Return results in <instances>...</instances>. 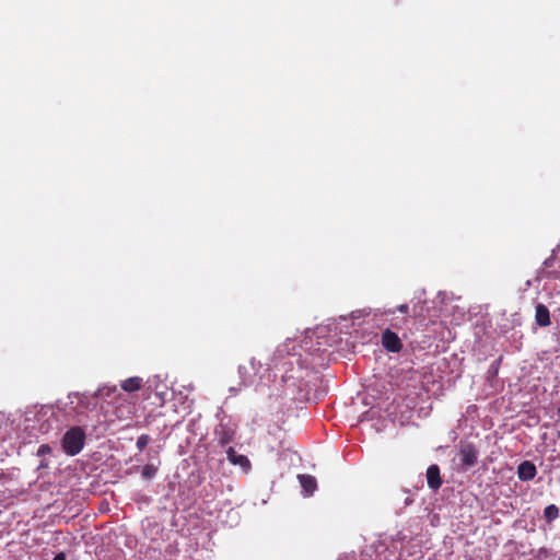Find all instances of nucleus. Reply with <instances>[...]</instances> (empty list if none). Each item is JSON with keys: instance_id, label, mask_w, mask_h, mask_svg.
<instances>
[{"instance_id": "obj_1", "label": "nucleus", "mask_w": 560, "mask_h": 560, "mask_svg": "<svg viewBox=\"0 0 560 560\" xmlns=\"http://www.w3.org/2000/svg\"><path fill=\"white\" fill-rule=\"evenodd\" d=\"M69 402L66 406V415L77 418L95 408L94 396L81 393H72L68 396Z\"/></svg>"}, {"instance_id": "obj_2", "label": "nucleus", "mask_w": 560, "mask_h": 560, "mask_svg": "<svg viewBox=\"0 0 560 560\" xmlns=\"http://www.w3.org/2000/svg\"><path fill=\"white\" fill-rule=\"evenodd\" d=\"M85 432L81 427H72L62 436V450L69 456L78 455L85 444Z\"/></svg>"}, {"instance_id": "obj_3", "label": "nucleus", "mask_w": 560, "mask_h": 560, "mask_svg": "<svg viewBox=\"0 0 560 560\" xmlns=\"http://www.w3.org/2000/svg\"><path fill=\"white\" fill-rule=\"evenodd\" d=\"M457 457L460 462V468L467 470L478 463V450L470 442H460Z\"/></svg>"}, {"instance_id": "obj_4", "label": "nucleus", "mask_w": 560, "mask_h": 560, "mask_svg": "<svg viewBox=\"0 0 560 560\" xmlns=\"http://www.w3.org/2000/svg\"><path fill=\"white\" fill-rule=\"evenodd\" d=\"M382 346L393 353L400 352L402 349V342L398 335L392 331L389 328L385 329L382 334Z\"/></svg>"}, {"instance_id": "obj_5", "label": "nucleus", "mask_w": 560, "mask_h": 560, "mask_svg": "<svg viewBox=\"0 0 560 560\" xmlns=\"http://www.w3.org/2000/svg\"><path fill=\"white\" fill-rule=\"evenodd\" d=\"M214 435L218 444L225 446L233 442L235 436V429L229 424L220 423L214 430Z\"/></svg>"}, {"instance_id": "obj_6", "label": "nucleus", "mask_w": 560, "mask_h": 560, "mask_svg": "<svg viewBox=\"0 0 560 560\" xmlns=\"http://www.w3.org/2000/svg\"><path fill=\"white\" fill-rule=\"evenodd\" d=\"M242 384L245 386L252 385L255 382V376L258 372L255 359H250L248 365H240L238 368Z\"/></svg>"}, {"instance_id": "obj_7", "label": "nucleus", "mask_w": 560, "mask_h": 560, "mask_svg": "<svg viewBox=\"0 0 560 560\" xmlns=\"http://www.w3.org/2000/svg\"><path fill=\"white\" fill-rule=\"evenodd\" d=\"M440 472H441L440 467L436 464L429 466L427 469L428 487L433 491L439 490L442 486V479H441Z\"/></svg>"}, {"instance_id": "obj_8", "label": "nucleus", "mask_w": 560, "mask_h": 560, "mask_svg": "<svg viewBox=\"0 0 560 560\" xmlns=\"http://www.w3.org/2000/svg\"><path fill=\"white\" fill-rule=\"evenodd\" d=\"M536 475V466L530 460H524L517 467V476L522 481L533 480Z\"/></svg>"}, {"instance_id": "obj_9", "label": "nucleus", "mask_w": 560, "mask_h": 560, "mask_svg": "<svg viewBox=\"0 0 560 560\" xmlns=\"http://www.w3.org/2000/svg\"><path fill=\"white\" fill-rule=\"evenodd\" d=\"M226 457L233 465L241 466L244 470H248L250 468V462L247 456L237 454L234 447H229L226 451Z\"/></svg>"}, {"instance_id": "obj_10", "label": "nucleus", "mask_w": 560, "mask_h": 560, "mask_svg": "<svg viewBox=\"0 0 560 560\" xmlns=\"http://www.w3.org/2000/svg\"><path fill=\"white\" fill-rule=\"evenodd\" d=\"M535 311V320L538 326L547 327L551 324L550 313L546 305L537 304Z\"/></svg>"}, {"instance_id": "obj_11", "label": "nucleus", "mask_w": 560, "mask_h": 560, "mask_svg": "<svg viewBox=\"0 0 560 560\" xmlns=\"http://www.w3.org/2000/svg\"><path fill=\"white\" fill-rule=\"evenodd\" d=\"M301 487L307 495H312L317 488V481L312 475L301 474L298 476Z\"/></svg>"}, {"instance_id": "obj_12", "label": "nucleus", "mask_w": 560, "mask_h": 560, "mask_svg": "<svg viewBox=\"0 0 560 560\" xmlns=\"http://www.w3.org/2000/svg\"><path fill=\"white\" fill-rule=\"evenodd\" d=\"M142 378L139 376H132L121 382L120 387L127 393H133L141 388Z\"/></svg>"}, {"instance_id": "obj_13", "label": "nucleus", "mask_w": 560, "mask_h": 560, "mask_svg": "<svg viewBox=\"0 0 560 560\" xmlns=\"http://www.w3.org/2000/svg\"><path fill=\"white\" fill-rule=\"evenodd\" d=\"M559 508L556 504L547 505L544 510V516L547 523H551L559 517Z\"/></svg>"}, {"instance_id": "obj_14", "label": "nucleus", "mask_w": 560, "mask_h": 560, "mask_svg": "<svg viewBox=\"0 0 560 560\" xmlns=\"http://www.w3.org/2000/svg\"><path fill=\"white\" fill-rule=\"evenodd\" d=\"M158 472V467L153 464H147L141 471V475L144 479H152Z\"/></svg>"}, {"instance_id": "obj_15", "label": "nucleus", "mask_w": 560, "mask_h": 560, "mask_svg": "<svg viewBox=\"0 0 560 560\" xmlns=\"http://www.w3.org/2000/svg\"><path fill=\"white\" fill-rule=\"evenodd\" d=\"M150 441L151 438L148 434H141L140 436H138L136 445L139 451H143L148 446Z\"/></svg>"}, {"instance_id": "obj_16", "label": "nucleus", "mask_w": 560, "mask_h": 560, "mask_svg": "<svg viewBox=\"0 0 560 560\" xmlns=\"http://www.w3.org/2000/svg\"><path fill=\"white\" fill-rule=\"evenodd\" d=\"M51 453V447L48 444H42L37 450L38 456H45Z\"/></svg>"}, {"instance_id": "obj_17", "label": "nucleus", "mask_w": 560, "mask_h": 560, "mask_svg": "<svg viewBox=\"0 0 560 560\" xmlns=\"http://www.w3.org/2000/svg\"><path fill=\"white\" fill-rule=\"evenodd\" d=\"M290 342H291V341L285 342V343H283V345L279 346V347L277 348V351H276V352H277V353H279V354H282V353H284V352H285L287 354H289V345H290Z\"/></svg>"}, {"instance_id": "obj_18", "label": "nucleus", "mask_w": 560, "mask_h": 560, "mask_svg": "<svg viewBox=\"0 0 560 560\" xmlns=\"http://www.w3.org/2000/svg\"><path fill=\"white\" fill-rule=\"evenodd\" d=\"M397 311L400 312L401 314L408 315L409 306L408 304H400L397 306Z\"/></svg>"}, {"instance_id": "obj_19", "label": "nucleus", "mask_w": 560, "mask_h": 560, "mask_svg": "<svg viewBox=\"0 0 560 560\" xmlns=\"http://www.w3.org/2000/svg\"><path fill=\"white\" fill-rule=\"evenodd\" d=\"M52 560H66V556L63 552L57 553Z\"/></svg>"}, {"instance_id": "obj_20", "label": "nucleus", "mask_w": 560, "mask_h": 560, "mask_svg": "<svg viewBox=\"0 0 560 560\" xmlns=\"http://www.w3.org/2000/svg\"><path fill=\"white\" fill-rule=\"evenodd\" d=\"M393 326H394L395 328H400V327H401V326H400V323L394 324Z\"/></svg>"}, {"instance_id": "obj_21", "label": "nucleus", "mask_w": 560, "mask_h": 560, "mask_svg": "<svg viewBox=\"0 0 560 560\" xmlns=\"http://www.w3.org/2000/svg\"><path fill=\"white\" fill-rule=\"evenodd\" d=\"M393 326H394L395 328H400V327H401V326H400V323L394 324Z\"/></svg>"}, {"instance_id": "obj_22", "label": "nucleus", "mask_w": 560, "mask_h": 560, "mask_svg": "<svg viewBox=\"0 0 560 560\" xmlns=\"http://www.w3.org/2000/svg\"><path fill=\"white\" fill-rule=\"evenodd\" d=\"M401 322H402L404 324H406V323L408 322V318H407V317H404V318L401 319Z\"/></svg>"}, {"instance_id": "obj_23", "label": "nucleus", "mask_w": 560, "mask_h": 560, "mask_svg": "<svg viewBox=\"0 0 560 560\" xmlns=\"http://www.w3.org/2000/svg\"><path fill=\"white\" fill-rule=\"evenodd\" d=\"M558 413H560V407L558 408Z\"/></svg>"}]
</instances>
